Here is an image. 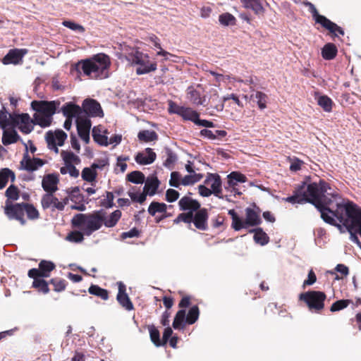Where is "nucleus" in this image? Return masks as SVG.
<instances>
[{
  "instance_id": "36",
  "label": "nucleus",
  "mask_w": 361,
  "mask_h": 361,
  "mask_svg": "<svg viewBox=\"0 0 361 361\" xmlns=\"http://www.w3.org/2000/svg\"><path fill=\"white\" fill-rule=\"evenodd\" d=\"M128 195L133 202L140 204L143 203L146 200V194L144 193L143 191L141 192L140 189L136 188H130L128 192Z\"/></svg>"
},
{
  "instance_id": "52",
  "label": "nucleus",
  "mask_w": 361,
  "mask_h": 361,
  "mask_svg": "<svg viewBox=\"0 0 361 361\" xmlns=\"http://www.w3.org/2000/svg\"><path fill=\"white\" fill-rule=\"evenodd\" d=\"M219 20L224 26L233 25L235 23V17L228 13H223L219 16Z\"/></svg>"
},
{
  "instance_id": "23",
  "label": "nucleus",
  "mask_w": 361,
  "mask_h": 361,
  "mask_svg": "<svg viewBox=\"0 0 361 361\" xmlns=\"http://www.w3.org/2000/svg\"><path fill=\"white\" fill-rule=\"evenodd\" d=\"M204 183L211 188L216 197H219L221 192V181L220 177L217 174L209 173L204 180Z\"/></svg>"
},
{
  "instance_id": "39",
  "label": "nucleus",
  "mask_w": 361,
  "mask_h": 361,
  "mask_svg": "<svg viewBox=\"0 0 361 361\" xmlns=\"http://www.w3.org/2000/svg\"><path fill=\"white\" fill-rule=\"evenodd\" d=\"M137 137L140 141L148 142L157 140L158 136L154 130H144L138 133Z\"/></svg>"
},
{
  "instance_id": "38",
  "label": "nucleus",
  "mask_w": 361,
  "mask_h": 361,
  "mask_svg": "<svg viewBox=\"0 0 361 361\" xmlns=\"http://www.w3.org/2000/svg\"><path fill=\"white\" fill-rule=\"evenodd\" d=\"M184 120H188V121H190L192 122H193L195 124L198 118V117L200 116L199 114L190 109V108H187V107H184L182 109V111H180V115Z\"/></svg>"
},
{
  "instance_id": "22",
  "label": "nucleus",
  "mask_w": 361,
  "mask_h": 361,
  "mask_svg": "<svg viewBox=\"0 0 361 361\" xmlns=\"http://www.w3.org/2000/svg\"><path fill=\"white\" fill-rule=\"evenodd\" d=\"M117 285L118 287V293L116 297L118 302L126 310H132L133 309V305L126 293V286L121 281L118 282Z\"/></svg>"
},
{
  "instance_id": "60",
  "label": "nucleus",
  "mask_w": 361,
  "mask_h": 361,
  "mask_svg": "<svg viewBox=\"0 0 361 361\" xmlns=\"http://www.w3.org/2000/svg\"><path fill=\"white\" fill-rule=\"evenodd\" d=\"M6 195L8 200H18V188L13 185H10L6 191Z\"/></svg>"
},
{
  "instance_id": "44",
  "label": "nucleus",
  "mask_w": 361,
  "mask_h": 361,
  "mask_svg": "<svg viewBox=\"0 0 361 361\" xmlns=\"http://www.w3.org/2000/svg\"><path fill=\"white\" fill-rule=\"evenodd\" d=\"M81 176L84 180L93 183L97 178V171L91 166L87 167L82 170Z\"/></svg>"
},
{
  "instance_id": "11",
  "label": "nucleus",
  "mask_w": 361,
  "mask_h": 361,
  "mask_svg": "<svg viewBox=\"0 0 361 361\" xmlns=\"http://www.w3.org/2000/svg\"><path fill=\"white\" fill-rule=\"evenodd\" d=\"M66 138L67 134L62 130H50L45 135L48 148L56 154L59 153L58 147L63 146Z\"/></svg>"
},
{
  "instance_id": "20",
  "label": "nucleus",
  "mask_w": 361,
  "mask_h": 361,
  "mask_svg": "<svg viewBox=\"0 0 361 361\" xmlns=\"http://www.w3.org/2000/svg\"><path fill=\"white\" fill-rule=\"evenodd\" d=\"M157 158L156 153L151 148H146L145 150L138 152L135 157V161L140 165H149L152 164Z\"/></svg>"
},
{
  "instance_id": "27",
  "label": "nucleus",
  "mask_w": 361,
  "mask_h": 361,
  "mask_svg": "<svg viewBox=\"0 0 361 361\" xmlns=\"http://www.w3.org/2000/svg\"><path fill=\"white\" fill-rule=\"evenodd\" d=\"M20 163L22 167L28 171H36L44 165V161L42 159L39 158L29 159L27 157H25Z\"/></svg>"
},
{
  "instance_id": "29",
  "label": "nucleus",
  "mask_w": 361,
  "mask_h": 361,
  "mask_svg": "<svg viewBox=\"0 0 361 361\" xmlns=\"http://www.w3.org/2000/svg\"><path fill=\"white\" fill-rule=\"evenodd\" d=\"M159 182L156 177L147 178L143 188V192L147 195H154L159 187Z\"/></svg>"
},
{
  "instance_id": "43",
  "label": "nucleus",
  "mask_w": 361,
  "mask_h": 361,
  "mask_svg": "<svg viewBox=\"0 0 361 361\" xmlns=\"http://www.w3.org/2000/svg\"><path fill=\"white\" fill-rule=\"evenodd\" d=\"M252 231L255 232L254 240L255 241V243L261 245H264L268 243L269 237L267 235V233L262 231V228H257L253 230Z\"/></svg>"
},
{
  "instance_id": "14",
  "label": "nucleus",
  "mask_w": 361,
  "mask_h": 361,
  "mask_svg": "<svg viewBox=\"0 0 361 361\" xmlns=\"http://www.w3.org/2000/svg\"><path fill=\"white\" fill-rule=\"evenodd\" d=\"M62 111L66 119L63 123V127L66 130H69L71 128L73 118L80 119L79 115L82 112L81 108L72 103L66 104L62 107Z\"/></svg>"
},
{
  "instance_id": "25",
  "label": "nucleus",
  "mask_w": 361,
  "mask_h": 361,
  "mask_svg": "<svg viewBox=\"0 0 361 361\" xmlns=\"http://www.w3.org/2000/svg\"><path fill=\"white\" fill-rule=\"evenodd\" d=\"M87 215L92 233L99 230L102 226L104 220V214L102 212L87 214Z\"/></svg>"
},
{
  "instance_id": "1",
  "label": "nucleus",
  "mask_w": 361,
  "mask_h": 361,
  "mask_svg": "<svg viewBox=\"0 0 361 361\" xmlns=\"http://www.w3.org/2000/svg\"><path fill=\"white\" fill-rule=\"evenodd\" d=\"M328 203L330 207L322 210V219L326 223L337 226L341 232L345 228L350 233V240L361 247V243L356 235L359 231L354 228L357 224L356 216L361 213V209L339 195L334 196L333 201Z\"/></svg>"
},
{
  "instance_id": "16",
  "label": "nucleus",
  "mask_w": 361,
  "mask_h": 361,
  "mask_svg": "<svg viewBox=\"0 0 361 361\" xmlns=\"http://www.w3.org/2000/svg\"><path fill=\"white\" fill-rule=\"evenodd\" d=\"M73 227L81 230L85 235H90L92 233L91 226L88 221L87 214H78L75 215L72 220Z\"/></svg>"
},
{
  "instance_id": "50",
  "label": "nucleus",
  "mask_w": 361,
  "mask_h": 361,
  "mask_svg": "<svg viewBox=\"0 0 361 361\" xmlns=\"http://www.w3.org/2000/svg\"><path fill=\"white\" fill-rule=\"evenodd\" d=\"M318 104L323 108L325 111L329 112L332 109V101L327 96H320L317 99Z\"/></svg>"
},
{
  "instance_id": "2",
  "label": "nucleus",
  "mask_w": 361,
  "mask_h": 361,
  "mask_svg": "<svg viewBox=\"0 0 361 361\" xmlns=\"http://www.w3.org/2000/svg\"><path fill=\"white\" fill-rule=\"evenodd\" d=\"M338 195L330 188L326 183L319 180V183L302 184L294 194L284 198L283 200L291 204H302L310 202L314 204L322 214V209H329V202H332L334 197Z\"/></svg>"
},
{
  "instance_id": "53",
  "label": "nucleus",
  "mask_w": 361,
  "mask_h": 361,
  "mask_svg": "<svg viewBox=\"0 0 361 361\" xmlns=\"http://www.w3.org/2000/svg\"><path fill=\"white\" fill-rule=\"evenodd\" d=\"M183 176L179 172L173 171L171 173L169 184L174 188H179L182 185Z\"/></svg>"
},
{
  "instance_id": "7",
  "label": "nucleus",
  "mask_w": 361,
  "mask_h": 361,
  "mask_svg": "<svg viewBox=\"0 0 361 361\" xmlns=\"http://www.w3.org/2000/svg\"><path fill=\"white\" fill-rule=\"evenodd\" d=\"M200 315L197 306H192L188 311L186 316L185 310H180L177 312L173 322V327L175 329H183L185 324H193L198 319Z\"/></svg>"
},
{
  "instance_id": "10",
  "label": "nucleus",
  "mask_w": 361,
  "mask_h": 361,
  "mask_svg": "<svg viewBox=\"0 0 361 361\" xmlns=\"http://www.w3.org/2000/svg\"><path fill=\"white\" fill-rule=\"evenodd\" d=\"M299 298L305 301L310 310L318 311L324 308L326 295L320 291H308L301 293Z\"/></svg>"
},
{
  "instance_id": "13",
  "label": "nucleus",
  "mask_w": 361,
  "mask_h": 361,
  "mask_svg": "<svg viewBox=\"0 0 361 361\" xmlns=\"http://www.w3.org/2000/svg\"><path fill=\"white\" fill-rule=\"evenodd\" d=\"M245 219L241 218L240 230L247 228L260 224L262 220L259 215V209L257 207H247L245 210Z\"/></svg>"
},
{
  "instance_id": "31",
  "label": "nucleus",
  "mask_w": 361,
  "mask_h": 361,
  "mask_svg": "<svg viewBox=\"0 0 361 361\" xmlns=\"http://www.w3.org/2000/svg\"><path fill=\"white\" fill-rule=\"evenodd\" d=\"M13 128V127H10L3 129L2 142L4 145L14 143L18 140V135Z\"/></svg>"
},
{
  "instance_id": "19",
  "label": "nucleus",
  "mask_w": 361,
  "mask_h": 361,
  "mask_svg": "<svg viewBox=\"0 0 361 361\" xmlns=\"http://www.w3.org/2000/svg\"><path fill=\"white\" fill-rule=\"evenodd\" d=\"M76 124L80 137L85 143H88L90 141V131L92 126L90 120L88 118L77 119Z\"/></svg>"
},
{
  "instance_id": "64",
  "label": "nucleus",
  "mask_w": 361,
  "mask_h": 361,
  "mask_svg": "<svg viewBox=\"0 0 361 361\" xmlns=\"http://www.w3.org/2000/svg\"><path fill=\"white\" fill-rule=\"evenodd\" d=\"M198 190L199 193L202 197H209L213 193L212 190L209 189L204 183V185H200L198 186Z\"/></svg>"
},
{
  "instance_id": "6",
  "label": "nucleus",
  "mask_w": 361,
  "mask_h": 361,
  "mask_svg": "<svg viewBox=\"0 0 361 361\" xmlns=\"http://www.w3.org/2000/svg\"><path fill=\"white\" fill-rule=\"evenodd\" d=\"M126 60L131 65H137L136 69L137 75H143L157 69V63L149 61V56L137 49H132L130 52L126 54Z\"/></svg>"
},
{
  "instance_id": "42",
  "label": "nucleus",
  "mask_w": 361,
  "mask_h": 361,
  "mask_svg": "<svg viewBox=\"0 0 361 361\" xmlns=\"http://www.w3.org/2000/svg\"><path fill=\"white\" fill-rule=\"evenodd\" d=\"M166 204L153 202L150 204L148 208V212L152 216H154L157 213H164L166 211Z\"/></svg>"
},
{
  "instance_id": "33",
  "label": "nucleus",
  "mask_w": 361,
  "mask_h": 361,
  "mask_svg": "<svg viewBox=\"0 0 361 361\" xmlns=\"http://www.w3.org/2000/svg\"><path fill=\"white\" fill-rule=\"evenodd\" d=\"M337 54V48L332 43H328L322 49V56L326 60L333 59Z\"/></svg>"
},
{
  "instance_id": "15",
  "label": "nucleus",
  "mask_w": 361,
  "mask_h": 361,
  "mask_svg": "<svg viewBox=\"0 0 361 361\" xmlns=\"http://www.w3.org/2000/svg\"><path fill=\"white\" fill-rule=\"evenodd\" d=\"M4 210L5 214L10 219H16L23 225L25 224L24 204H13L7 200Z\"/></svg>"
},
{
  "instance_id": "37",
  "label": "nucleus",
  "mask_w": 361,
  "mask_h": 361,
  "mask_svg": "<svg viewBox=\"0 0 361 361\" xmlns=\"http://www.w3.org/2000/svg\"><path fill=\"white\" fill-rule=\"evenodd\" d=\"M121 216V212L118 209L115 210L107 217L104 216L103 224L107 228H111L116 225Z\"/></svg>"
},
{
  "instance_id": "62",
  "label": "nucleus",
  "mask_w": 361,
  "mask_h": 361,
  "mask_svg": "<svg viewBox=\"0 0 361 361\" xmlns=\"http://www.w3.org/2000/svg\"><path fill=\"white\" fill-rule=\"evenodd\" d=\"M290 170L292 171H297L300 169L301 165L303 163L301 160L298 158H293L290 159Z\"/></svg>"
},
{
  "instance_id": "57",
  "label": "nucleus",
  "mask_w": 361,
  "mask_h": 361,
  "mask_svg": "<svg viewBox=\"0 0 361 361\" xmlns=\"http://www.w3.org/2000/svg\"><path fill=\"white\" fill-rule=\"evenodd\" d=\"M26 212L27 217L30 219H37L39 217V212L32 205L24 204V212Z\"/></svg>"
},
{
  "instance_id": "61",
  "label": "nucleus",
  "mask_w": 361,
  "mask_h": 361,
  "mask_svg": "<svg viewBox=\"0 0 361 361\" xmlns=\"http://www.w3.org/2000/svg\"><path fill=\"white\" fill-rule=\"evenodd\" d=\"M179 197V193L174 189H169L166 193V200L169 202L176 201Z\"/></svg>"
},
{
  "instance_id": "35",
  "label": "nucleus",
  "mask_w": 361,
  "mask_h": 361,
  "mask_svg": "<svg viewBox=\"0 0 361 361\" xmlns=\"http://www.w3.org/2000/svg\"><path fill=\"white\" fill-rule=\"evenodd\" d=\"M251 99L256 102L260 109H264L267 107V95L262 92L257 91L251 94Z\"/></svg>"
},
{
  "instance_id": "26",
  "label": "nucleus",
  "mask_w": 361,
  "mask_h": 361,
  "mask_svg": "<svg viewBox=\"0 0 361 361\" xmlns=\"http://www.w3.org/2000/svg\"><path fill=\"white\" fill-rule=\"evenodd\" d=\"M41 204L44 209L52 207L54 209L62 211V204H59V199L54 197L52 193H47L43 195Z\"/></svg>"
},
{
  "instance_id": "9",
  "label": "nucleus",
  "mask_w": 361,
  "mask_h": 361,
  "mask_svg": "<svg viewBox=\"0 0 361 361\" xmlns=\"http://www.w3.org/2000/svg\"><path fill=\"white\" fill-rule=\"evenodd\" d=\"M304 4L309 8L310 12L312 14L313 18L316 23H319L322 27L333 33L335 36H337L338 33L341 35H344V31L341 27L329 20L325 16L319 14L314 4L309 1L304 2Z\"/></svg>"
},
{
  "instance_id": "59",
  "label": "nucleus",
  "mask_w": 361,
  "mask_h": 361,
  "mask_svg": "<svg viewBox=\"0 0 361 361\" xmlns=\"http://www.w3.org/2000/svg\"><path fill=\"white\" fill-rule=\"evenodd\" d=\"M349 303V300H338L332 304L330 310L331 312L339 311L348 307Z\"/></svg>"
},
{
  "instance_id": "45",
  "label": "nucleus",
  "mask_w": 361,
  "mask_h": 361,
  "mask_svg": "<svg viewBox=\"0 0 361 361\" xmlns=\"http://www.w3.org/2000/svg\"><path fill=\"white\" fill-rule=\"evenodd\" d=\"M149 332L151 341L157 347L164 345L163 341L160 339L159 331L154 326H149Z\"/></svg>"
},
{
  "instance_id": "17",
  "label": "nucleus",
  "mask_w": 361,
  "mask_h": 361,
  "mask_svg": "<svg viewBox=\"0 0 361 361\" xmlns=\"http://www.w3.org/2000/svg\"><path fill=\"white\" fill-rule=\"evenodd\" d=\"M27 53L25 49H14L8 51L4 57L2 62L5 65H16L22 62L23 56Z\"/></svg>"
},
{
  "instance_id": "18",
  "label": "nucleus",
  "mask_w": 361,
  "mask_h": 361,
  "mask_svg": "<svg viewBox=\"0 0 361 361\" xmlns=\"http://www.w3.org/2000/svg\"><path fill=\"white\" fill-rule=\"evenodd\" d=\"M84 111L91 116L102 117L104 116L99 103L92 99H87L82 103Z\"/></svg>"
},
{
  "instance_id": "34",
  "label": "nucleus",
  "mask_w": 361,
  "mask_h": 361,
  "mask_svg": "<svg viewBox=\"0 0 361 361\" xmlns=\"http://www.w3.org/2000/svg\"><path fill=\"white\" fill-rule=\"evenodd\" d=\"M14 116L6 111H0V127L2 129L13 127Z\"/></svg>"
},
{
  "instance_id": "32",
  "label": "nucleus",
  "mask_w": 361,
  "mask_h": 361,
  "mask_svg": "<svg viewBox=\"0 0 361 361\" xmlns=\"http://www.w3.org/2000/svg\"><path fill=\"white\" fill-rule=\"evenodd\" d=\"M14 181L15 174L9 169L5 168L0 171V190L3 189L8 180Z\"/></svg>"
},
{
  "instance_id": "3",
  "label": "nucleus",
  "mask_w": 361,
  "mask_h": 361,
  "mask_svg": "<svg viewBox=\"0 0 361 361\" xmlns=\"http://www.w3.org/2000/svg\"><path fill=\"white\" fill-rule=\"evenodd\" d=\"M58 103L55 101H33L32 108L36 111L34 114V122L27 114L14 116L13 128H18L25 134L30 133L33 130V125L37 124L46 128L51 125L52 116L55 114Z\"/></svg>"
},
{
  "instance_id": "5",
  "label": "nucleus",
  "mask_w": 361,
  "mask_h": 361,
  "mask_svg": "<svg viewBox=\"0 0 361 361\" xmlns=\"http://www.w3.org/2000/svg\"><path fill=\"white\" fill-rule=\"evenodd\" d=\"M178 204L181 210H188L189 212L179 214L173 220L175 224L182 221L188 224L193 222L195 227L200 230L204 231L207 228L208 215L206 209H200L193 216V212L197 211L200 207L198 202L190 197H183L180 200Z\"/></svg>"
},
{
  "instance_id": "55",
  "label": "nucleus",
  "mask_w": 361,
  "mask_h": 361,
  "mask_svg": "<svg viewBox=\"0 0 361 361\" xmlns=\"http://www.w3.org/2000/svg\"><path fill=\"white\" fill-rule=\"evenodd\" d=\"M33 287L38 288L43 293H47L49 291L47 283L42 278L35 279L32 283Z\"/></svg>"
},
{
  "instance_id": "48",
  "label": "nucleus",
  "mask_w": 361,
  "mask_h": 361,
  "mask_svg": "<svg viewBox=\"0 0 361 361\" xmlns=\"http://www.w3.org/2000/svg\"><path fill=\"white\" fill-rule=\"evenodd\" d=\"M209 73H210L211 75H212L213 76L215 77L216 80L218 82H223L224 83H226L227 82H235V81L236 82H243V80L236 79L235 78H231L229 75H224L222 74H219V73H215L214 71H210Z\"/></svg>"
},
{
  "instance_id": "4",
  "label": "nucleus",
  "mask_w": 361,
  "mask_h": 361,
  "mask_svg": "<svg viewBox=\"0 0 361 361\" xmlns=\"http://www.w3.org/2000/svg\"><path fill=\"white\" fill-rule=\"evenodd\" d=\"M110 66L109 56L99 53L89 59L79 61L76 63V69L91 79L102 80L109 76Z\"/></svg>"
},
{
  "instance_id": "21",
  "label": "nucleus",
  "mask_w": 361,
  "mask_h": 361,
  "mask_svg": "<svg viewBox=\"0 0 361 361\" xmlns=\"http://www.w3.org/2000/svg\"><path fill=\"white\" fill-rule=\"evenodd\" d=\"M59 181V175L55 173L48 174L44 176L42 181V186L48 193H53L58 189L57 185Z\"/></svg>"
},
{
  "instance_id": "24",
  "label": "nucleus",
  "mask_w": 361,
  "mask_h": 361,
  "mask_svg": "<svg viewBox=\"0 0 361 361\" xmlns=\"http://www.w3.org/2000/svg\"><path fill=\"white\" fill-rule=\"evenodd\" d=\"M107 130L102 126H94L92 129V137L96 142L102 146L109 145Z\"/></svg>"
},
{
  "instance_id": "51",
  "label": "nucleus",
  "mask_w": 361,
  "mask_h": 361,
  "mask_svg": "<svg viewBox=\"0 0 361 361\" xmlns=\"http://www.w3.org/2000/svg\"><path fill=\"white\" fill-rule=\"evenodd\" d=\"M128 180L133 183L139 184L145 182V176L140 171H133L128 175Z\"/></svg>"
},
{
  "instance_id": "47",
  "label": "nucleus",
  "mask_w": 361,
  "mask_h": 361,
  "mask_svg": "<svg viewBox=\"0 0 361 361\" xmlns=\"http://www.w3.org/2000/svg\"><path fill=\"white\" fill-rule=\"evenodd\" d=\"M89 293L92 295L100 297L102 299L106 300L109 298V294L106 290L103 289L98 286L92 285L89 288Z\"/></svg>"
},
{
  "instance_id": "46",
  "label": "nucleus",
  "mask_w": 361,
  "mask_h": 361,
  "mask_svg": "<svg viewBox=\"0 0 361 361\" xmlns=\"http://www.w3.org/2000/svg\"><path fill=\"white\" fill-rule=\"evenodd\" d=\"M84 235H85L83 232L78 229L69 233L66 237V239L69 242L78 243H81L83 240Z\"/></svg>"
},
{
  "instance_id": "63",
  "label": "nucleus",
  "mask_w": 361,
  "mask_h": 361,
  "mask_svg": "<svg viewBox=\"0 0 361 361\" xmlns=\"http://www.w3.org/2000/svg\"><path fill=\"white\" fill-rule=\"evenodd\" d=\"M183 108V106H180L171 101L169 102V111L171 114H176L180 116V111H182Z\"/></svg>"
},
{
  "instance_id": "58",
  "label": "nucleus",
  "mask_w": 361,
  "mask_h": 361,
  "mask_svg": "<svg viewBox=\"0 0 361 361\" xmlns=\"http://www.w3.org/2000/svg\"><path fill=\"white\" fill-rule=\"evenodd\" d=\"M62 25L78 33H83L85 32V28L83 27V26L72 21L64 20L62 23Z\"/></svg>"
},
{
  "instance_id": "8",
  "label": "nucleus",
  "mask_w": 361,
  "mask_h": 361,
  "mask_svg": "<svg viewBox=\"0 0 361 361\" xmlns=\"http://www.w3.org/2000/svg\"><path fill=\"white\" fill-rule=\"evenodd\" d=\"M61 156L64 166L60 169V172L63 175L68 173L71 177L77 178L79 176V171L75 168V165L80 163L79 157L70 150H63Z\"/></svg>"
},
{
  "instance_id": "41",
  "label": "nucleus",
  "mask_w": 361,
  "mask_h": 361,
  "mask_svg": "<svg viewBox=\"0 0 361 361\" xmlns=\"http://www.w3.org/2000/svg\"><path fill=\"white\" fill-rule=\"evenodd\" d=\"M39 268L42 272V276L49 277L50 272L55 268V264L50 261L42 260L39 264Z\"/></svg>"
},
{
  "instance_id": "28",
  "label": "nucleus",
  "mask_w": 361,
  "mask_h": 361,
  "mask_svg": "<svg viewBox=\"0 0 361 361\" xmlns=\"http://www.w3.org/2000/svg\"><path fill=\"white\" fill-rule=\"evenodd\" d=\"M243 8L252 11L259 15L264 12V8L259 0H240Z\"/></svg>"
},
{
  "instance_id": "12",
  "label": "nucleus",
  "mask_w": 361,
  "mask_h": 361,
  "mask_svg": "<svg viewBox=\"0 0 361 361\" xmlns=\"http://www.w3.org/2000/svg\"><path fill=\"white\" fill-rule=\"evenodd\" d=\"M227 179L228 183L224 186L225 190L233 193L234 195H240L241 192L238 188V184L247 181L245 176L240 172L233 171L227 176Z\"/></svg>"
},
{
  "instance_id": "49",
  "label": "nucleus",
  "mask_w": 361,
  "mask_h": 361,
  "mask_svg": "<svg viewBox=\"0 0 361 361\" xmlns=\"http://www.w3.org/2000/svg\"><path fill=\"white\" fill-rule=\"evenodd\" d=\"M166 159L164 162V165L168 169H171L177 161V156L169 148L166 149Z\"/></svg>"
},
{
  "instance_id": "30",
  "label": "nucleus",
  "mask_w": 361,
  "mask_h": 361,
  "mask_svg": "<svg viewBox=\"0 0 361 361\" xmlns=\"http://www.w3.org/2000/svg\"><path fill=\"white\" fill-rule=\"evenodd\" d=\"M187 98L195 105H204L205 99L202 98L200 94L194 87H189L187 89Z\"/></svg>"
},
{
  "instance_id": "56",
  "label": "nucleus",
  "mask_w": 361,
  "mask_h": 361,
  "mask_svg": "<svg viewBox=\"0 0 361 361\" xmlns=\"http://www.w3.org/2000/svg\"><path fill=\"white\" fill-rule=\"evenodd\" d=\"M228 214L231 216L232 219L231 226L235 231H240V225L241 217H240L234 209H230L228 212Z\"/></svg>"
},
{
  "instance_id": "40",
  "label": "nucleus",
  "mask_w": 361,
  "mask_h": 361,
  "mask_svg": "<svg viewBox=\"0 0 361 361\" xmlns=\"http://www.w3.org/2000/svg\"><path fill=\"white\" fill-rule=\"evenodd\" d=\"M203 178L201 173H192L183 177L182 185L187 186L199 182Z\"/></svg>"
},
{
  "instance_id": "54",
  "label": "nucleus",
  "mask_w": 361,
  "mask_h": 361,
  "mask_svg": "<svg viewBox=\"0 0 361 361\" xmlns=\"http://www.w3.org/2000/svg\"><path fill=\"white\" fill-rule=\"evenodd\" d=\"M114 195L111 192H106L105 196L101 200L100 204L105 208H111L114 206Z\"/></svg>"
}]
</instances>
